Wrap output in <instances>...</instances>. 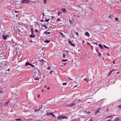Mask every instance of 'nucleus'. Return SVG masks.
Segmentation results:
<instances>
[{"label":"nucleus","instance_id":"obj_57","mask_svg":"<svg viewBox=\"0 0 121 121\" xmlns=\"http://www.w3.org/2000/svg\"><path fill=\"white\" fill-rule=\"evenodd\" d=\"M76 34L77 35H78V33L77 32H76Z\"/></svg>","mask_w":121,"mask_h":121},{"label":"nucleus","instance_id":"obj_12","mask_svg":"<svg viewBox=\"0 0 121 121\" xmlns=\"http://www.w3.org/2000/svg\"><path fill=\"white\" fill-rule=\"evenodd\" d=\"M61 10L63 11L64 13H65L66 12V10L65 8H63Z\"/></svg>","mask_w":121,"mask_h":121},{"label":"nucleus","instance_id":"obj_15","mask_svg":"<svg viewBox=\"0 0 121 121\" xmlns=\"http://www.w3.org/2000/svg\"><path fill=\"white\" fill-rule=\"evenodd\" d=\"M36 71H38V73H39V74L40 75V73H41L40 70H39L38 69H36Z\"/></svg>","mask_w":121,"mask_h":121},{"label":"nucleus","instance_id":"obj_62","mask_svg":"<svg viewBox=\"0 0 121 121\" xmlns=\"http://www.w3.org/2000/svg\"><path fill=\"white\" fill-rule=\"evenodd\" d=\"M50 87H48L47 88V89L48 90H49L50 89Z\"/></svg>","mask_w":121,"mask_h":121},{"label":"nucleus","instance_id":"obj_64","mask_svg":"<svg viewBox=\"0 0 121 121\" xmlns=\"http://www.w3.org/2000/svg\"><path fill=\"white\" fill-rule=\"evenodd\" d=\"M10 69H8V71H10Z\"/></svg>","mask_w":121,"mask_h":121},{"label":"nucleus","instance_id":"obj_19","mask_svg":"<svg viewBox=\"0 0 121 121\" xmlns=\"http://www.w3.org/2000/svg\"><path fill=\"white\" fill-rule=\"evenodd\" d=\"M42 26L44 27L45 28H47L48 27L46 26V25L44 24V25H42Z\"/></svg>","mask_w":121,"mask_h":121},{"label":"nucleus","instance_id":"obj_40","mask_svg":"<svg viewBox=\"0 0 121 121\" xmlns=\"http://www.w3.org/2000/svg\"><path fill=\"white\" fill-rule=\"evenodd\" d=\"M57 21H60V19L59 18H58L57 19Z\"/></svg>","mask_w":121,"mask_h":121},{"label":"nucleus","instance_id":"obj_45","mask_svg":"<svg viewBox=\"0 0 121 121\" xmlns=\"http://www.w3.org/2000/svg\"><path fill=\"white\" fill-rule=\"evenodd\" d=\"M52 72V71H51L49 72V73L51 74Z\"/></svg>","mask_w":121,"mask_h":121},{"label":"nucleus","instance_id":"obj_56","mask_svg":"<svg viewBox=\"0 0 121 121\" xmlns=\"http://www.w3.org/2000/svg\"><path fill=\"white\" fill-rule=\"evenodd\" d=\"M66 63H65V64H64V63H62V64H63V65H65Z\"/></svg>","mask_w":121,"mask_h":121},{"label":"nucleus","instance_id":"obj_38","mask_svg":"<svg viewBox=\"0 0 121 121\" xmlns=\"http://www.w3.org/2000/svg\"><path fill=\"white\" fill-rule=\"evenodd\" d=\"M52 116L53 117H56L55 115H54L53 114Z\"/></svg>","mask_w":121,"mask_h":121},{"label":"nucleus","instance_id":"obj_13","mask_svg":"<svg viewBox=\"0 0 121 121\" xmlns=\"http://www.w3.org/2000/svg\"><path fill=\"white\" fill-rule=\"evenodd\" d=\"M114 121H121L119 118H117L115 119Z\"/></svg>","mask_w":121,"mask_h":121},{"label":"nucleus","instance_id":"obj_5","mask_svg":"<svg viewBox=\"0 0 121 121\" xmlns=\"http://www.w3.org/2000/svg\"><path fill=\"white\" fill-rule=\"evenodd\" d=\"M29 0H23L22 2V3H27L29 2Z\"/></svg>","mask_w":121,"mask_h":121},{"label":"nucleus","instance_id":"obj_53","mask_svg":"<svg viewBox=\"0 0 121 121\" xmlns=\"http://www.w3.org/2000/svg\"><path fill=\"white\" fill-rule=\"evenodd\" d=\"M113 64H115V61L114 60L113 61Z\"/></svg>","mask_w":121,"mask_h":121},{"label":"nucleus","instance_id":"obj_39","mask_svg":"<svg viewBox=\"0 0 121 121\" xmlns=\"http://www.w3.org/2000/svg\"><path fill=\"white\" fill-rule=\"evenodd\" d=\"M16 120H17V121H19V120H21V119H16Z\"/></svg>","mask_w":121,"mask_h":121},{"label":"nucleus","instance_id":"obj_3","mask_svg":"<svg viewBox=\"0 0 121 121\" xmlns=\"http://www.w3.org/2000/svg\"><path fill=\"white\" fill-rule=\"evenodd\" d=\"M68 42L73 47H75L74 44L72 43L70 40L68 41Z\"/></svg>","mask_w":121,"mask_h":121},{"label":"nucleus","instance_id":"obj_31","mask_svg":"<svg viewBox=\"0 0 121 121\" xmlns=\"http://www.w3.org/2000/svg\"><path fill=\"white\" fill-rule=\"evenodd\" d=\"M67 84V83H66V82H64V83H63L62 84V85H66Z\"/></svg>","mask_w":121,"mask_h":121},{"label":"nucleus","instance_id":"obj_42","mask_svg":"<svg viewBox=\"0 0 121 121\" xmlns=\"http://www.w3.org/2000/svg\"><path fill=\"white\" fill-rule=\"evenodd\" d=\"M60 13H61V12H59L58 13V15L59 16Z\"/></svg>","mask_w":121,"mask_h":121},{"label":"nucleus","instance_id":"obj_8","mask_svg":"<svg viewBox=\"0 0 121 121\" xmlns=\"http://www.w3.org/2000/svg\"><path fill=\"white\" fill-rule=\"evenodd\" d=\"M30 38H34L35 37V35L33 34L30 35Z\"/></svg>","mask_w":121,"mask_h":121},{"label":"nucleus","instance_id":"obj_47","mask_svg":"<svg viewBox=\"0 0 121 121\" xmlns=\"http://www.w3.org/2000/svg\"><path fill=\"white\" fill-rule=\"evenodd\" d=\"M63 57L64 58L65 56V54H63Z\"/></svg>","mask_w":121,"mask_h":121},{"label":"nucleus","instance_id":"obj_24","mask_svg":"<svg viewBox=\"0 0 121 121\" xmlns=\"http://www.w3.org/2000/svg\"><path fill=\"white\" fill-rule=\"evenodd\" d=\"M29 65H30V66H32L33 67H35V66H34V65L32 64L31 63H30Z\"/></svg>","mask_w":121,"mask_h":121},{"label":"nucleus","instance_id":"obj_25","mask_svg":"<svg viewBox=\"0 0 121 121\" xmlns=\"http://www.w3.org/2000/svg\"><path fill=\"white\" fill-rule=\"evenodd\" d=\"M47 0H43V3L44 4H46Z\"/></svg>","mask_w":121,"mask_h":121},{"label":"nucleus","instance_id":"obj_34","mask_svg":"<svg viewBox=\"0 0 121 121\" xmlns=\"http://www.w3.org/2000/svg\"><path fill=\"white\" fill-rule=\"evenodd\" d=\"M114 116V115H113V116H108L107 117V118H110V117H112L113 116Z\"/></svg>","mask_w":121,"mask_h":121},{"label":"nucleus","instance_id":"obj_63","mask_svg":"<svg viewBox=\"0 0 121 121\" xmlns=\"http://www.w3.org/2000/svg\"><path fill=\"white\" fill-rule=\"evenodd\" d=\"M84 42V41L83 40L82 41V43H83Z\"/></svg>","mask_w":121,"mask_h":121},{"label":"nucleus","instance_id":"obj_22","mask_svg":"<svg viewBox=\"0 0 121 121\" xmlns=\"http://www.w3.org/2000/svg\"><path fill=\"white\" fill-rule=\"evenodd\" d=\"M103 46H104V47L105 48H107L108 49L109 48L108 47L106 46H105L104 45Z\"/></svg>","mask_w":121,"mask_h":121},{"label":"nucleus","instance_id":"obj_61","mask_svg":"<svg viewBox=\"0 0 121 121\" xmlns=\"http://www.w3.org/2000/svg\"><path fill=\"white\" fill-rule=\"evenodd\" d=\"M18 14H16V17H17L18 16Z\"/></svg>","mask_w":121,"mask_h":121},{"label":"nucleus","instance_id":"obj_37","mask_svg":"<svg viewBox=\"0 0 121 121\" xmlns=\"http://www.w3.org/2000/svg\"><path fill=\"white\" fill-rule=\"evenodd\" d=\"M60 34H61V35L62 36H64V35L62 33H61V32H60Z\"/></svg>","mask_w":121,"mask_h":121},{"label":"nucleus","instance_id":"obj_44","mask_svg":"<svg viewBox=\"0 0 121 121\" xmlns=\"http://www.w3.org/2000/svg\"><path fill=\"white\" fill-rule=\"evenodd\" d=\"M112 118H110L109 119V120H108L107 121H111V119Z\"/></svg>","mask_w":121,"mask_h":121},{"label":"nucleus","instance_id":"obj_23","mask_svg":"<svg viewBox=\"0 0 121 121\" xmlns=\"http://www.w3.org/2000/svg\"><path fill=\"white\" fill-rule=\"evenodd\" d=\"M50 113L47 112L46 113V115L47 116H49L50 115Z\"/></svg>","mask_w":121,"mask_h":121},{"label":"nucleus","instance_id":"obj_6","mask_svg":"<svg viewBox=\"0 0 121 121\" xmlns=\"http://www.w3.org/2000/svg\"><path fill=\"white\" fill-rule=\"evenodd\" d=\"M96 51L98 54V55L99 56H101V53L97 49H96Z\"/></svg>","mask_w":121,"mask_h":121},{"label":"nucleus","instance_id":"obj_32","mask_svg":"<svg viewBox=\"0 0 121 121\" xmlns=\"http://www.w3.org/2000/svg\"><path fill=\"white\" fill-rule=\"evenodd\" d=\"M115 19L116 21H118V18L117 17L115 18Z\"/></svg>","mask_w":121,"mask_h":121},{"label":"nucleus","instance_id":"obj_29","mask_svg":"<svg viewBox=\"0 0 121 121\" xmlns=\"http://www.w3.org/2000/svg\"><path fill=\"white\" fill-rule=\"evenodd\" d=\"M115 70L114 69H113L110 72V73H111L112 72V71H114Z\"/></svg>","mask_w":121,"mask_h":121},{"label":"nucleus","instance_id":"obj_11","mask_svg":"<svg viewBox=\"0 0 121 121\" xmlns=\"http://www.w3.org/2000/svg\"><path fill=\"white\" fill-rule=\"evenodd\" d=\"M100 109V108H99L96 111V112H95V114L96 115L99 112V110Z\"/></svg>","mask_w":121,"mask_h":121},{"label":"nucleus","instance_id":"obj_36","mask_svg":"<svg viewBox=\"0 0 121 121\" xmlns=\"http://www.w3.org/2000/svg\"><path fill=\"white\" fill-rule=\"evenodd\" d=\"M84 80H85V81H86L88 83V81L86 79V78H85L84 79Z\"/></svg>","mask_w":121,"mask_h":121},{"label":"nucleus","instance_id":"obj_10","mask_svg":"<svg viewBox=\"0 0 121 121\" xmlns=\"http://www.w3.org/2000/svg\"><path fill=\"white\" fill-rule=\"evenodd\" d=\"M51 34V32H47V31H45L44 33H43V34Z\"/></svg>","mask_w":121,"mask_h":121},{"label":"nucleus","instance_id":"obj_46","mask_svg":"<svg viewBox=\"0 0 121 121\" xmlns=\"http://www.w3.org/2000/svg\"><path fill=\"white\" fill-rule=\"evenodd\" d=\"M87 43V44L88 45H90V43L88 42Z\"/></svg>","mask_w":121,"mask_h":121},{"label":"nucleus","instance_id":"obj_59","mask_svg":"<svg viewBox=\"0 0 121 121\" xmlns=\"http://www.w3.org/2000/svg\"><path fill=\"white\" fill-rule=\"evenodd\" d=\"M30 42H33V41L31 40L30 41Z\"/></svg>","mask_w":121,"mask_h":121},{"label":"nucleus","instance_id":"obj_2","mask_svg":"<svg viewBox=\"0 0 121 121\" xmlns=\"http://www.w3.org/2000/svg\"><path fill=\"white\" fill-rule=\"evenodd\" d=\"M88 12L89 13H91L92 12V8L91 7H89L88 9Z\"/></svg>","mask_w":121,"mask_h":121},{"label":"nucleus","instance_id":"obj_30","mask_svg":"<svg viewBox=\"0 0 121 121\" xmlns=\"http://www.w3.org/2000/svg\"><path fill=\"white\" fill-rule=\"evenodd\" d=\"M49 19H46L45 20V21L47 22H48L49 21Z\"/></svg>","mask_w":121,"mask_h":121},{"label":"nucleus","instance_id":"obj_21","mask_svg":"<svg viewBox=\"0 0 121 121\" xmlns=\"http://www.w3.org/2000/svg\"><path fill=\"white\" fill-rule=\"evenodd\" d=\"M75 104L74 103H72L70 104V106H72L73 105H74Z\"/></svg>","mask_w":121,"mask_h":121},{"label":"nucleus","instance_id":"obj_41","mask_svg":"<svg viewBox=\"0 0 121 121\" xmlns=\"http://www.w3.org/2000/svg\"><path fill=\"white\" fill-rule=\"evenodd\" d=\"M53 113H52L51 112L50 113V115H51V116H52V115L53 114Z\"/></svg>","mask_w":121,"mask_h":121},{"label":"nucleus","instance_id":"obj_9","mask_svg":"<svg viewBox=\"0 0 121 121\" xmlns=\"http://www.w3.org/2000/svg\"><path fill=\"white\" fill-rule=\"evenodd\" d=\"M9 102V101H8L7 102H5V104L4 106H8V104Z\"/></svg>","mask_w":121,"mask_h":121},{"label":"nucleus","instance_id":"obj_52","mask_svg":"<svg viewBox=\"0 0 121 121\" xmlns=\"http://www.w3.org/2000/svg\"><path fill=\"white\" fill-rule=\"evenodd\" d=\"M41 61H42L43 62H44L45 61L43 59H42L41 60Z\"/></svg>","mask_w":121,"mask_h":121},{"label":"nucleus","instance_id":"obj_51","mask_svg":"<svg viewBox=\"0 0 121 121\" xmlns=\"http://www.w3.org/2000/svg\"><path fill=\"white\" fill-rule=\"evenodd\" d=\"M19 12H18V11H15V12L16 13H19Z\"/></svg>","mask_w":121,"mask_h":121},{"label":"nucleus","instance_id":"obj_50","mask_svg":"<svg viewBox=\"0 0 121 121\" xmlns=\"http://www.w3.org/2000/svg\"><path fill=\"white\" fill-rule=\"evenodd\" d=\"M40 95H38V98H39L40 97Z\"/></svg>","mask_w":121,"mask_h":121},{"label":"nucleus","instance_id":"obj_27","mask_svg":"<svg viewBox=\"0 0 121 121\" xmlns=\"http://www.w3.org/2000/svg\"><path fill=\"white\" fill-rule=\"evenodd\" d=\"M67 60V59H62V61L63 62H65Z\"/></svg>","mask_w":121,"mask_h":121},{"label":"nucleus","instance_id":"obj_17","mask_svg":"<svg viewBox=\"0 0 121 121\" xmlns=\"http://www.w3.org/2000/svg\"><path fill=\"white\" fill-rule=\"evenodd\" d=\"M30 63H29L28 62H26V66H27L28 65H30Z\"/></svg>","mask_w":121,"mask_h":121},{"label":"nucleus","instance_id":"obj_49","mask_svg":"<svg viewBox=\"0 0 121 121\" xmlns=\"http://www.w3.org/2000/svg\"><path fill=\"white\" fill-rule=\"evenodd\" d=\"M94 44H96V45H97V43H95V42H94Z\"/></svg>","mask_w":121,"mask_h":121},{"label":"nucleus","instance_id":"obj_58","mask_svg":"<svg viewBox=\"0 0 121 121\" xmlns=\"http://www.w3.org/2000/svg\"><path fill=\"white\" fill-rule=\"evenodd\" d=\"M0 92L1 93H2L3 92L2 91H0Z\"/></svg>","mask_w":121,"mask_h":121},{"label":"nucleus","instance_id":"obj_33","mask_svg":"<svg viewBox=\"0 0 121 121\" xmlns=\"http://www.w3.org/2000/svg\"><path fill=\"white\" fill-rule=\"evenodd\" d=\"M49 70L50 69V67H48L47 68Z\"/></svg>","mask_w":121,"mask_h":121},{"label":"nucleus","instance_id":"obj_35","mask_svg":"<svg viewBox=\"0 0 121 121\" xmlns=\"http://www.w3.org/2000/svg\"><path fill=\"white\" fill-rule=\"evenodd\" d=\"M35 32H37V33H38V30L37 29H35Z\"/></svg>","mask_w":121,"mask_h":121},{"label":"nucleus","instance_id":"obj_28","mask_svg":"<svg viewBox=\"0 0 121 121\" xmlns=\"http://www.w3.org/2000/svg\"><path fill=\"white\" fill-rule=\"evenodd\" d=\"M34 79L35 80H39V78H38V77H37L36 78H34Z\"/></svg>","mask_w":121,"mask_h":121},{"label":"nucleus","instance_id":"obj_55","mask_svg":"<svg viewBox=\"0 0 121 121\" xmlns=\"http://www.w3.org/2000/svg\"><path fill=\"white\" fill-rule=\"evenodd\" d=\"M66 63H65V64H64V63H62V64H63V65H65Z\"/></svg>","mask_w":121,"mask_h":121},{"label":"nucleus","instance_id":"obj_7","mask_svg":"<svg viewBox=\"0 0 121 121\" xmlns=\"http://www.w3.org/2000/svg\"><path fill=\"white\" fill-rule=\"evenodd\" d=\"M85 35L88 37H89L90 36L88 32H86L85 34Z\"/></svg>","mask_w":121,"mask_h":121},{"label":"nucleus","instance_id":"obj_18","mask_svg":"<svg viewBox=\"0 0 121 121\" xmlns=\"http://www.w3.org/2000/svg\"><path fill=\"white\" fill-rule=\"evenodd\" d=\"M50 42V41L46 40L45 41H44V42L47 43H48Z\"/></svg>","mask_w":121,"mask_h":121},{"label":"nucleus","instance_id":"obj_48","mask_svg":"<svg viewBox=\"0 0 121 121\" xmlns=\"http://www.w3.org/2000/svg\"><path fill=\"white\" fill-rule=\"evenodd\" d=\"M43 17L44 16V13H42Z\"/></svg>","mask_w":121,"mask_h":121},{"label":"nucleus","instance_id":"obj_16","mask_svg":"<svg viewBox=\"0 0 121 121\" xmlns=\"http://www.w3.org/2000/svg\"><path fill=\"white\" fill-rule=\"evenodd\" d=\"M31 31L32 34H33V29L32 27L31 28Z\"/></svg>","mask_w":121,"mask_h":121},{"label":"nucleus","instance_id":"obj_60","mask_svg":"<svg viewBox=\"0 0 121 121\" xmlns=\"http://www.w3.org/2000/svg\"><path fill=\"white\" fill-rule=\"evenodd\" d=\"M119 72H117L116 73L117 74H118L119 73Z\"/></svg>","mask_w":121,"mask_h":121},{"label":"nucleus","instance_id":"obj_26","mask_svg":"<svg viewBox=\"0 0 121 121\" xmlns=\"http://www.w3.org/2000/svg\"><path fill=\"white\" fill-rule=\"evenodd\" d=\"M77 100V101H81V102H83L84 101L82 100H80V99H76Z\"/></svg>","mask_w":121,"mask_h":121},{"label":"nucleus","instance_id":"obj_1","mask_svg":"<svg viewBox=\"0 0 121 121\" xmlns=\"http://www.w3.org/2000/svg\"><path fill=\"white\" fill-rule=\"evenodd\" d=\"M67 117L66 116H59L57 117V119H66Z\"/></svg>","mask_w":121,"mask_h":121},{"label":"nucleus","instance_id":"obj_54","mask_svg":"<svg viewBox=\"0 0 121 121\" xmlns=\"http://www.w3.org/2000/svg\"><path fill=\"white\" fill-rule=\"evenodd\" d=\"M69 22H70V23L71 24V21L70 20H69Z\"/></svg>","mask_w":121,"mask_h":121},{"label":"nucleus","instance_id":"obj_4","mask_svg":"<svg viewBox=\"0 0 121 121\" xmlns=\"http://www.w3.org/2000/svg\"><path fill=\"white\" fill-rule=\"evenodd\" d=\"M9 37V35H7L6 36L3 35V38L4 39H6L7 37L8 38Z\"/></svg>","mask_w":121,"mask_h":121},{"label":"nucleus","instance_id":"obj_14","mask_svg":"<svg viewBox=\"0 0 121 121\" xmlns=\"http://www.w3.org/2000/svg\"><path fill=\"white\" fill-rule=\"evenodd\" d=\"M99 47L101 49H103L104 48L103 47V46H102V45H101V44H99Z\"/></svg>","mask_w":121,"mask_h":121},{"label":"nucleus","instance_id":"obj_20","mask_svg":"<svg viewBox=\"0 0 121 121\" xmlns=\"http://www.w3.org/2000/svg\"><path fill=\"white\" fill-rule=\"evenodd\" d=\"M42 106H41V107L39 108V109H35V112H36L38 110H39V109H40V108H42Z\"/></svg>","mask_w":121,"mask_h":121},{"label":"nucleus","instance_id":"obj_43","mask_svg":"<svg viewBox=\"0 0 121 121\" xmlns=\"http://www.w3.org/2000/svg\"><path fill=\"white\" fill-rule=\"evenodd\" d=\"M89 121H92V119H90Z\"/></svg>","mask_w":121,"mask_h":121}]
</instances>
